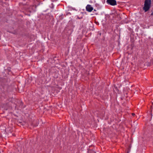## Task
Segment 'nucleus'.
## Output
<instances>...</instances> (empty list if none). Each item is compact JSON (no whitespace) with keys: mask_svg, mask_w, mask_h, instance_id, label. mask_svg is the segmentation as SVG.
<instances>
[{"mask_svg":"<svg viewBox=\"0 0 153 153\" xmlns=\"http://www.w3.org/2000/svg\"><path fill=\"white\" fill-rule=\"evenodd\" d=\"M151 6V0H145L144 6L143 10L145 12L148 11L150 9Z\"/></svg>","mask_w":153,"mask_h":153,"instance_id":"1","label":"nucleus"},{"mask_svg":"<svg viewBox=\"0 0 153 153\" xmlns=\"http://www.w3.org/2000/svg\"><path fill=\"white\" fill-rule=\"evenodd\" d=\"M118 18L120 19H127V16L123 13L121 14L118 13L115 10V19Z\"/></svg>","mask_w":153,"mask_h":153,"instance_id":"2","label":"nucleus"},{"mask_svg":"<svg viewBox=\"0 0 153 153\" xmlns=\"http://www.w3.org/2000/svg\"><path fill=\"white\" fill-rule=\"evenodd\" d=\"M86 10L89 12H91L93 10V7H92L91 5L89 4L87 5V6H86Z\"/></svg>","mask_w":153,"mask_h":153,"instance_id":"3","label":"nucleus"},{"mask_svg":"<svg viewBox=\"0 0 153 153\" xmlns=\"http://www.w3.org/2000/svg\"><path fill=\"white\" fill-rule=\"evenodd\" d=\"M106 2L111 5H115V0H107Z\"/></svg>","mask_w":153,"mask_h":153,"instance_id":"4","label":"nucleus"},{"mask_svg":"<svg viewBox=\"0 0 153 153\" xmlns=\"http://www.w3.org/2000/svg\"><path fill=\"white\" fill-rule=\"evenodd\" d=\"M49 18L50 19H54V18L52 16H51L48 15H47L46 16V19H48Z\"/></svg>","mask_w":153,"mask_h":153,"instance_id":"5","label":"nucleus"},{"mask_svg":"<svg viewBox=\"0 0 153 153\" xmlns=\"http://www.w3.org/2000/svg\"><path fill=\"white\" fill-rule=\"evenodd\" d=\"M115 15L114 14V13H112L111 14H110V15L109 16V18H110V19H111V18L112 17V18H113L114 16Z\"/></svg>","mask_w":153,"mask_h":153,"instance_id":"6","label":"nucleus"},{"mask_svg":"<svg viewBox=\"0 0 153 153\" xmlns=\"http://www.w3.org/2000/svg\"><path fill=\"white\" fill-rule=\"evenodd\" d=\"M102 24L103 25H105V20H103L102 21Z\"/></svg>","mask_w":153,"mask_h":153,"instance_id":"7","label":"nucleus"},{"mask_svg":"<svg viewBox=\"0 0 153 153\" xmlns=\"http://www.w3.org/2000/svg\"><path fill=\"white\" fill-rule=\"evenodd\" d=\"M94 22L96 24V25H99V22L96 21V20H94Z\"/></svg>","mask_w":153,"mask_h":153,"instance_id":"8","label":"nucleus"},{"mask_svg":"<svg viewBox=\"0 0 153 153\" xmlns=\"http://www.w3.org/2000/svg\"><path fill=\"white\" fill-rule=\"evenodd\" d=\"M115 91H119L118 89L117 88L115 87Z\"/></svg>","mask_w":153,"mask_h":153,"instance_id":"9","label":"nucleus"},{"mask_svg":"<svg viewBox=\"0 0 153 153\" xmlns=\"http://www.w3.org/2000/svg\"><path fill=\"white\" fill-rule=\"evenodd\" d=\"M52 1V2H54V1H57V0H51Z\"/></svg>","mask_w":153,"mask_h":153,"instance_id":"10","label":"nucleus"},{"mask_svg":"<svg viewBox=\"0 0 153 153\" xmlns=\"http://www.w3.org/2000/svg\"><path fill=\"white\" fill-rule=\"evenodd\" d=\"M132 116H134V115H135V114L134 113H132Z\"/></svg>","mask_w":153,"mask_h":153,"instance_id":"11","label":"nucleus"},{"mask_svg":"<svg viewBox=\"0 0 153 153\" xmlns=\"http://www.w3.org/2000/svg\"><path fill=\"white\" fill-rule=\"evenodd\" d=\"M117 5V2L115 0V5Z\"/></svg>","mask_w":153,"mask_h":153,"instance_id":"12","label":"nucleus"},{"mask_svg":"<svg viewBox=\"0 0 153 153\" xmlns=\"http://www.w3.org/2000/svg\"><path fill=\"white\" fill-rule=\"evenodd\" d=\"M152 1H153V0H152Z\"/></svg>","mask_w":153,"mask_h":153,"instance_id":"13","label":"nucleus"}]
</instances>
